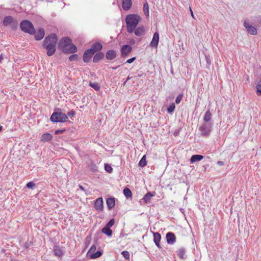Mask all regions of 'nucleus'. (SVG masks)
Instances as JSON below:
<instances>
[{
  "label": "nucleus",
  "instance_id": "nucleus-50",
  "mask_svg": "<svg viewBox=\"0 0 261 261\" xmlns=\"http://www.w3.org/2000/svg\"><path fill=\"white\" fill-rule=\"evenodd\" d=\"M190 12H191V16H192L193 18H194V14H193V13L191 9V8L190 7Z\"/></svg>",
  "mask_w": 261,
  "mask_h": 261
},
{
  "label": "nucleus",
  "instance_id": "nucleus-37",
  "mask_svg": "<svg viewBox=\"0 0 261 261\" xmlns=\"http://www.w3.org/2000/svg\"><path fill=\"white\" fill-rule=\"evenodd\" d=\"M175 108V104L174 103H171L167 109L168 112L169 113H172L174 111Z\"/></svg>",
  "mask_w": 261,
  "mask_h": 261
},
{
  "label": "nucleus",
  "instance_id": "nucleus-24",
  "mask_svg": "<svg viewBox=\"0 0 261 261\" xmlns=\"http://www.w3.org/2000/svg\"><path fill=\"white\" fill-rule=\"evenodd\" d=\"M102 48V46L101 44L99 42L95 43L91 47L90 49H92V51H94L95 53L96 51L100 50Z\"/></svg>",
  "mask_w": 261,
  "mask_h": 261
},
{
  "label": "nucleus",
  "instance_id": "nucleus-21",
  "mask_svg": "<svg viewBox=\"0 0 261 261\" xmlns=\"http://www.w3.org/2000/svg\"><path fill=\"white\" fill-rule=\"evenodd\" d=\"M153 241L155 245L159 248H161L160 242L161 239V236L159 232H154L153 233Z\"/></svg>",
  "mask_w": 261,
  "mask_h": 261
},
{
  "label": "nucleus",
  "instance_id": "nucleus-29",
  "mask_svg": "<svg viewBox=\"0 0 261 261\" xmlns=\"http://www.w3.org/2000/svg\"><path fill=\"white\" fill-rule=\"evenodd\" d=\"M102 233L107 235L109 237H111L112 235V231L110 228L105 226L101 230Z\"/></svg>",
  "mask_w": 261,
  "mask_h": 261
},
{
  "label": "nucleus",
  "instance_id": "nucleus-30",
  "mask_svg": "<svg viewBox=\"0 0 261 261\" xmlns=\"http://www.w3.org/2000/svg\"><path fill=\"white\" fill-rule=\"evenodd\" d=\"M143 12L147 18H148L149 16V6L147 3H145L143 5Z\"/></svg>",
  "mask_w": 261,
  "mask_h": 261
},
{
  "label": "nucleus",
  "instance_id": "nucleus-25",
  "mask_svg": "<svg viewBox=\"0 0 261 261\" xmlns=\"http://www.w3.org/2000/svg\"><path fill=\"white\" fill-rule=\"evenodd\" d=\"M203 159V156L199 154L193 155L190 159L191 163L193 164L195 162L200 161Z\"/></svg>",
  "mask_w": 261,
  "mask_h": 261
},
{
  "label": "nucleus",
  "instance_id": "nucleus-54",
  "mask_svg": "<svg viewBox=\"0 0 261 261\" xmlns=\"http://www.w3.org/2000/svg\"><path fill=\"white\" fill-rule=\"evenodd\" d=\"M119 66H117V67H113L112 68L113 69H116Z\"/></svg>",
  "mask_w": 261,
  "mask_h": 261
},
{
  "label": "nucleus",
  "instance_id": "nucleus-6",
  "mask_svg": "<svg viewBox=\"0 0 261 261\" xmlns=\"http://www.w3.org/2000/svg\"><path fill=\"white\" fill-rule=\"evenodd\" d=\"M58 41L57 36L55 34H51L47 36L43 41V45H53L56 46Z\"/></svg>",
  "mask_w": 261,
  "mask_h": 261
},
{
  "label": "nucleus",
  "instance_id": "nucleus-36",
  "mask_svg": "<svg viewBox=\"0 0 261 261\" xmlns=\"http://www.w3.org/2000/svg\"><path fill=\"white\" fill-rule=\"evenodd\" d=\"M89 86L93 88L95 90H99L100 87L97 83H90Z\"/></svg>",
  "mask_w": 261,
  "mask_h": 261
},
{
  "label": "nucleus",
  "instance_id": "nucleus-43",
  "mask_svg": "<svg viewBox=\"0 0 261 261\" xmlns=\"http://www.w3.org/2000/svg\"><path fill=\"white\" fill-rule=\"evenodd\" d=\"M205 60H206L207 64L209 66L211 65V58H210V56L208 55H205Z\"/></svg>",
  "mask_w": 261,
  "mask_h": 261
},
{
  "label": "nucleus",
  "instance_id": "nucleus-56",
  "mask_svg": "<svg viewBox=\"0 0 261 261\" xmlns=\"http://www.w3.org/2000/svg\"><path fill=\"white\" fill-rule=\"evenodd\" d=\"M25 247L27 248L28 247V244L25 245Z\"/></svg>",
  "mask_w": 261,
  "mask_h": 261
},
{
  "label": "nucleus",
  "instance_id": "nucleus-16",
  "mask_svg": "<svg viewBox=\"0 0 261 261\" xmlns=\"http://www.w3.org/2000/svg\"><path fill=\"white\" fill-rule=\"evenodd\" d=\"M43 46L46 49L47 55L48 56H51L55 53V51L56 50V46L49 45H43Z\"/></svg>",
  "mask_w": 261,
  "mask_h": 261
},
{
  "label": "nucleus",
  "instance_id": "nucleus-55",
  "mask_svg": "<svg viewBox=\"0 0 261 261\" xmlns=\"http://www.w3.org/2000/svg\"><path fill=\"white\" fill-rule=\"evenodd\" d=\"M130 79H131V77H130L128 76V77H127V78L126 81H128V80H130Z\"/></svg>",
  "mask_w": 261,
  "mask_h": 261
},
{
  "label": "nucleus",
  "instance_id": "nucleus-18",
  "mask_svg": "<svg viewBox=\"0 0 261 261\" xmlns=\"http://www.w3.org/2000/svg\"><path fill=\"white\" fill-rule=\"evenodd\" d=\"M203 120V122L205 123H213L212 121V115L209 110L205 113Z\"/></svg>",
  "mask_w": 261,
  "mask_h": 261
},
{
  "label": "nucleus",
  "instance_id": "nucleus-48",
  "mask_svg": "<svg viewBox=\"0 0 261 261\" xmlns=\"http://www.w3.org/2000/svg\"><path fill=\"white\" fill-rule=\"evenodd\" d=\"M136 60V58L135 57H133V58H132L130 59H128L126 63H133L135 60Z\"/></svg>",
  "mask_w": 261,
  "mask_h": 261
},
{
  "label": "nucleus",
  "instance_id": "nucleus-23",
  "mask_svg": "<svg viewBox=\"0 0 261 261\" xmlns=\"http://www.w3.org/2000/svg\"><path fill=\"white\" fill-rule=\"evenodd\" d=\"M53 139L52 135L48 133H45L41 136V141L43 142H46L50 141Z\"/></svg>",
  "mask_w": 261,
  "mask_h": 261
},
{
  "label": "nucleus",
  "instance_id": "nucleus-7",
  "mask_svg": "<svg viewBox=\"0 0 261 261\" xmlns=\"http://www.w3.org/2000/svg\"><path fill=\"white\" fill-rule=\"evenodd\" d=\"M244 27L246 28L249 34L251 35H255L257 34L256 29L250 25L246 21L244 22Z\"/></svg>",
  "mask_w": 261,
  "mask_h": 261
},
{
  "label": "nucleus",
  "instance_id": "nucleus-34",
  "mask_svg": "<svg viewBox=\"0 0 261 261\" xmlns=\"http://www.w3.org/2000/svg\"><path fill=\"white\" fill-rule=\"evenodd\" d=\"M123 193H124V195L127 198L131 197L132 195L131 191L129 189H128L127 188H125L123 190Z\"/></svg>",
  "mask_w": 261,
  "mask_h": 261
},
{
  "label": "nucleus",
  "instance_id": "nucleus-31",
  "mask_svg": "<svg viewBox=\"0 0 261 261\" xmlns=\"http://www.w3.org/2000/svg\"><path fill=\"white\" fill-rule=\"evenodd\" d=\"M89 168L92 172L96 171L98 170L97 166L93 162H91L90 163V164L89 165Z\"/></svg>",
  "mask_w": 261,
  "mask_h": 261
},
{
  "label": "nucleus",
  "instance_id": "nucleus-44",
  "mask_svg": "<svg viewBox=\"0 0 261 261\" xmlns=\"http://www.w3.org/2000/svg\"><path fill=\"white\" fill-rule=\"evenodd\" d=\"M182 98V94H179L178 95L176 98V99H175V102L178 104L179 103H180V102L181 101V100Z\"/></svg>",
  "mask_w": 261,
  "mask_h": 261
},
{
  "label": "nucleus",
  "instance_id": "nucleus-14",
  "mask_svg": "<svg viewBox=\"0 0 261 261\" xmlns=\"http://www.w3.org/2000/svg\"><path fill=\"white\" fill-rule=\"evenodd\" d=\"M94 54V51H92V49H89L86 50L83 55L84 61L86 63L88 62Z\"/></svg>",
  "mask_w": 261,
  "mask_h": 261
},
{
  "label": "nucleus",
  "instance_id": "nucleus-32",
  "mask_svg": "<svg viewBox=\"0 0 261 261\" xmlns=\"http://www.w3.org/2000/svg\"><path fill=\"white\" fill-rule=\"evenodd\" d=\"M102 255V252L101 251L98 250L95 251L94 253L92 254L90 256L91 258H96L97 257H100Z\"/></svg>",
  "mask_w": 261,
  "mask_h": 261
},
{
  "label": "nucleus",
  "instance_id": "nucleus-39",
  "mask_svg": "<svg viewBox=\"0 0 261 261\" xmlns=\"http://www.w3.org/2000/svg\"><path fill=\"white\" fill-rule=\"evenodd\" d=\"M114 223H115L114 219H111L108 222V223L106 224V225L105 226L107 227H108V228H110V227H111L112 226H113L114 225Z\"/></svg>",
  "mask_w": 261,
  "mask_h": 261
},
{
  "label": "nucleus",
  "instance_id": "nucleus-15",
  "mask_svg": "<svg viewBox=\"0 0 261 261\" xmlns=\"http://www.w3.org/2000/svg\"><path fill=\"white\" fill-rule=\"evenodd\" d=\"M177 255L181 259H184L187 258L186 249L184 247H180L176 251Z\"/></svg>",
  "mask_w": 261,
  "mask_h": 261
},
{
  "label": "nucleus",
  "instance_id": "nucleus-28",
  "mask_svg": "<svg viewBox=\"0 0 261 261\" xmlns=\"http://www.w3.org/2000/svg\"><path fill=\"white\" fill-rule=\"evenodd\" d=\"M54 251L55 255L59 257L62 256L63 254L62 250L57 246L54 247Z\"/></svg>",
  "mask_w": 261,
  "mask_h": 261
},
{
  "label": "nucleus",
  "instance_id": "nucleus-33",
  "mask_svg": "<svg viewBox=\"0 0 261 261\" xmlns=\"http://www.w3.org/2000/svg\"><path fill=\"white\" fill-rule=\"evenodd\" d=\"M154 195L151 194L150 192H148L144 196L143 199L145 202H147L150 200L151 198Z\"/></svg>",
  "mask_w": 261,
  "mask_h": 261
},
{
  "label": "nucleus",
  "instance_id": "nucleus-38",
  "mask_svg": "<svg viewBox=\"0 0 261 261\" xmlns=\"http://www.w3.org/2000/svg\"><path fill=\"white\" fill-rule=\"evenodd\" d=\"M96 248L95 246L92 245L88 252L89 255L90 256L92 254L94 253L96 251Z\"/></svg>",
  "mask_w": 261,
  "mask_h": 261
},
{
  "label": "nucleus",
  "instance_id": "nucleus-4",
  "mask_svg": "<svg viewBox=\"0 0 261 261\" xmlns=\"http://www.w3.org/2000/svg\"><path fill=\"white\" fill-rule=\"evenodd\" d=\"M67 119V116L61 112H54L50 118V120L54 122H65Z\"/></svg>",
  "mask_w": 261,
  "mask_h": 261
},
{
  "label": "nucleus",
  "instance_id": "nucleus-5",
  "mask_svg": "<svg viewBox=\"0 0 261 261\" xmlns=\"http://www.w3.org/2000/svg\"><path fill=\"white\" fill-rule=\"evenodd\" d=\"M213 123L204 122L199 127V130L200 132L201 136L207 137L210 136L213 129Z\"/></svg>",
  "mask_w": 261,
  "mask_h": 261
},
{
  "label": "nucleus",
  "instance_id": "nucleus-26",
  "mask_svg": "<svg viewBox=\"0 0 261 261\" xmlns=\"http://www.w3.org/2000/svg\"><path fill=\"white\" fill-rule=\"evenodd\" d=\"M107 204L109 210L112 209L114 207L115 204V201L114 198H109L107 199Z\"/></svg>",
  "mask_w": 261,
  "mask_h": 261
},
{
  "label": "nucleus",
  "instance_id": "nucleus-46",
  "mask_svg": "<svg viewBox=\"0 0 261 261\" xmlns=\"http://www.w3.org/2000/svg\"><path fill=\"white\" fill-rule=\"evenodd\" d=\"M75 115V112L73 111H69L68 113H67V115L68 116H69V117H72L73 116H74Z\"/></svg>",
  "mask_w": 261,
  "mask_h": 261
},
{
  "label": "nucleus",
  "instance_id": "nucleus-10",
  "mask_svg": "<svg viewBox=\"0 0 261 261\" xmlns=\"http://www.w3.org/2000/svg\"><path fill=\"white\" fill-rule=\"evenodd\" d=\"M167 242L168 244L173 245L176 242V237L175 234L171 232H169L166 236Z\"/></svg>",
  "mask_w": 261,
  "mask_h": 261
},
{
  "label": "nucleus",
  "instance_id": "nucleus-51",
  "mask_svg": "<svg viewBox=\"0 0 261 261\" xmlns=\"http://www.w3.org/2000/svg\"><path fill=\"white\" fill-rule=\"evenodd\" d=\"M3 60V56L2 55H0V62H1V61H2Z\"/></svg>",
  "mask_w": 261,
  "mask_h": 261
},
{
  "label": "nucleus",
  "instance_id": "nucleus-20",
  "mask_svg": "<svg viewBox=\"0 0 261 261\" xmlns=\"http://www.w3.org/2000/svg\"><path fill=\"white\" fill-rule=\"evenodd\" d=\"M45 35V32L43 29H39L35 35V38L37 40H41Z\"/></svg>",
  "mask_w": 261,
  "mask_h": 261
},
{
  "label": "nucleus",
  "instance_id": "nucleus-22",
  "mask_svg": "<svg viewBox=\"0 0 261 261\" xmlns=\"http://www.w3.org/2000/svg\"><path fill=\"white\" fill-rule=\"evenodd\" d=\"M106 57L108 60H113L116 57V53L114 50H109L107 52Z\"/></svg>",
  "mask_w": 261,
  "mask_h": 261
},
{
  "label": "nucleus",
  "instance_id": "nucleus-17",
  "mask_svg": "<svg viewBox=\"0 0 261 261\" xmlns=\"http://www.w3.org/2000/svg\"><path fill=\"white\" fill-rule=\"evenodd\" d=\"M136 36L141 37L145 34V29L143 26L139 27L134 31Z\"/></svg>",
  "mask_w": 261,
  "mask_h": 261
},
{
  "label": "nucleus",
  "instance_id": "nucleus-1",
  "mask_svg": "<svg viewBox=\"0 0 261 261\" xmlns=\"http://www.w3.org/2000/svg\"><path fill=\"white\" fill-rule=\"evenodd\" d=\"M140 20V17L137 15L129 14L125 17L127 31L129 33L134 32Z\"/></svg>",
  "mask_w": 261,
  "mask_h": 261
},
{
  "label": "nucleus",
  "instance_id": "nucleus-19",
  "mask_svg": "<svg viewBox=\"0 0 261 261\" xmlns=\"http://www.w3.org/2000/svg\"><path fill=\"white\" fill-rule=\"evenodd\" d=\"M132 4V0H122V7L124 10L130 9Z\"/></svg>",
  "mask_w": 261,
  "mask_h": 261
},
{
  "label": "nucleus",
  "instance_id": "nucleus-45",
  "mask_svg": "<svg viewBox=\"0 0 261 261\" xmlns=\"http://www.w3.org/2000/svg\"><path fill=\"white\" fill-rule=\"evenodd\" d=\"M35 186V184L33 182H29L27 184V187L28 188H32Z\"/></svg>",
  "mask_w": 261,
  "mask_h": 261
},
{
  "label": "nucleus",
  "instance_id": "nucleus-27",
  "mask_svg": "<svg viewBox=\"0 0 261 261\" xmlns=\"http://www.w3.org/2000/svg\"><path fill=\"white\" fill-rule=\"evenodd\" d=\"M104 57V54L101 52H98L94 56L93 61L94 63L98 62L100 60L102 59Z\"/></svg>",
  "mask_w": 261,
  "mask_h": 261
},
{
  "label": "nucleus",
  "instance_id": "nucleus-8",
  "mask_svg": "<svg viewBox=\"0 0 261 261\" xmlns=\"http://www.w3.org/2000/svg\"><path fill=\"white\" fill-rule=\"evenodd\" d=\"M132 50V47L129 45H123L121 48V56L126 57Z\"/></svg>",
  "mask_w": 261,
  "mask_h": 261
},
{
  "label": "nucleus",
  "instance_id": "nucleus-53",
  "mask_svg": "<svg viewBox=\"0 0 261 261\" xmlns=\"http://www.w3.org/2000/svg\"><path fill=\"white\" fill-rule=\"evenodd\" d=\"M80 188L81 189H82V190H84V188H83L82 186H80Z\"/></svg>",
  "mask_w": 261,
  "mask_h": 261
},
{
  "label": "nucleus",
  "instance_id": "nucleus-12",
  "mask_svg": "<svg viewBox=\"0 0 261 261\" xmlns=\"http://www.w3.org/2000/svg\"><path fill=\"white\" fill-rule=\"evenodd\" d=\"M63 51L66 54H72L77 51V48L75 45L71 43L68 47L63 48Z\"/></svg>",
  "mask_w": 261,
  "mask_h": 261
},
{
  "label": "nucleus",
  "instance_id": "nucleus-9",
  "mask_svg": "<svg viewBox=\"0 0 261 261\" xmlns=\"http://www.w3.org/2000/svg\"><path fill=\"white\" fill-rule=\"evenodd\" d=\"M103 200L101 197L97 198L94 202V208L98 212L103 210Z\"/></svg>",
  "mask_w": 261,
  "mask_h": 261
},
{
  "label": "nucleus",
  "instance_id": "nucleus-11",
  "mask_svg": "<svg viewBox=\"0 0 261 261\" xmlns=\"http://www.w3.org/2000/svg\"><path fill=\"white\" fill-rule=\"evenodd\" d=\"M159 41V34L156 32L154 33L150 46L152 47H157Z\"/></svg>",
  "mask_w": 261,
  "mask_h": 261
},
{
  "label": "nucleus",
  "instance_id": "nucleus-49",
  "mask_svg": "<svg viewBox=\"0 0 261 261\" xmlns=\"http://www.w3.org/2000/svg\"><path fill=\"white\" fill-rule=\"evenodd\" d=\"M217 164L220 166H223L224 165V162L222 161H218Z\"/></svg>",
  "mask_w": 261,
  "mask_h": 261
},
{
  "label": "nucleus",
  "instance_id": "nucleus-3",
  "mask_svg": "<svg viewBox=\"0 0 261 261\" xmlns=\"http://www.w3.org/2000/svg\"><path fill=\"white\" fill-rule=\"evenodd\" d=\"M5 27L10 26L12 30H15L18 27V22L11 16H7L4 18L3 21Z\"/></svg>",
  "mask_w": 261,
  "mask_h": 261
},
{
  "label": "nucleus",
  "instance_id": "nucleus-13",
  "mask_svg": "<svg viewBox=\"0 0 261 261\" xmlns=\"http://www.w3.org/2000/svg\"><path fill=\"white\" fill-rule=\"evenodd\" d=\"M71 43V39L68 37H64L63 38L59 43V46L63 50V48L68 47L69 44Z\"/></svg>",
  "mask_w": 261,
  "mask_h": 261
},
{
  "label": "nucleus",
  "instance_id": "nucleus-52",
  "mask_svg": "<svg viewBox=\"0 0 261 261\" xmlns=\"http://www.w3.org/2000/svg\"><path fill=\"white\" fill-rule=\"evenodd\" d=\"M3 126L0 125V132L2 130Z\"/></svg>",
  "mask_w": 261,
  "mask_h": 261
},
{
  "label": "nucleus",
  "instance_id": "nucleus-40",
  "mask_svg": "<svg viewBox=\"0 0 261 261\" xmlns=\"http://www.w3.org/2000/svg\"><path fill=\"white\" fill-rule=\"evenodd\" d=\"M121 254L126 259H129V253L127 251H123L121 252Z\"/></svg>",
  "mask_w": 261,
  "mask_h": 261
},
{
  "label": "nucleus",
  "instance_id": "nucleus-47",
  "mask_svg": "<svg viewBox=\"0 0 261 261\" xmlns=\"http://www.w3.org/2000/svg\"><path fill=\"white\" fill-rule=\"evenodd\" d=\"M65 131V129H58L55 131V134L58 135L59 134H62Z\"/></svg>",
  "mask_w": 261,
  "mask_h": 261
},
{
  "label": "nucleus",
  "instance_id": "nucleus-2",
  "mask_svg": "<svg viewBox=\"0 0 261 261\" xmlns=\"http://www.w3.org/2000/svg\"><path fill=\"white\" fill-rule=\"evenodd\" d=\"M20 28L23 32L29 33V34L33 35L35 33V30L33 24L29 20H22L20 22Z\"/></svg>",
  "mask_w": 261,
  "mask_h": 261
},
{
  "label": "nucleus",
  "instance_id": "nucleus-35",
  "mask_svg": "<svg viewBox=\"0 0 261 261\" xmlns=\"http://www.w3.org/2000/svg\"><path fill=\"white\" fill-rule=\"evenodd\" d=\"M146 165V156H145V155H144L140 160V161L139 163V165L140 167H143L145 166Z\"/></svg>",
  "mask_w": 261,
  "mask_h": 261
},
{
  "label": "nucleus",
  "instance_id": "nucleus-42",
  "mask_svg": "<svg viewBox=\"0 0 261 261\" xmlns=\"http://www.w3.org/2000/svg\"><path fill=\"white\" fill-rule=\"evenodd\" d=\"M78 56L76 54H74L72 55H71L69 57V60L70 61H76L77 60Z\"/></svg>",
  "mask_w": 261,
  "mask_h": 261
},
{
  "label": "nucleus",
  "instance_id": "nucleus-41",
  "mask_svg": "<svg viewBox=\"0 0 261 261\" xmlns=\"http://www.w3.org/2000/svg\"><path fill=\"white\" fill-rule=\"evenodd\" d=\"M105 170L108 173H111L113 171V168L108 164H106L105 166Z\"/></svg>",
  "mask_w": 261,
  "mask_h": 261
}]
</instances>
